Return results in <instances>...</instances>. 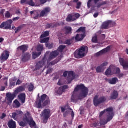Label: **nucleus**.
I'll list each match as a JSON object with an SVG mask.
<instances>
[{
	"mask_svg": "<svg viewBox=\"0 0 128 128\" xmlns=\"http://www.w3.org/2000/svg\"><path fill=\"white\" fill-rule=\"evenodd\" d=\"M80 17V14L78 13H73L69 14L66 18V21L68 22H75L76 20H78Z\"/></svg>",
	"mask_w": 128,
	"mask_h": 128,
	"instance_id": "6e6552de",
	"label": "nucleus"
},
{
	"mask_svg": "<svg viewBox=\"0 0 128 128\" xmlns=\"http://www.w3.org/2000/svg\"><path fill=\"white\" fill-rule=\"evenodd\" d=\"M72 44V39L67 40L66 41V44L68 46H70Z\"/></svg>",
	"mask_w": 128,
	"mask_h": 128,
	"instance_id": "49530a36",
	"label": "nucleus"
},
{
	"mask_svg": "<svg viewBox=\"0 0 128 128\" xmlns=\"http://www.w3.org/2000/svg\"><path fill=\"white\" fill-rule=\"evenodd\" d=\"M111 68H112L113 74H120V68H116L114 65H111Z\"/></svg>",
	"mask_w": 128,
	"mask_h": 128,
	"instance_id": "4be33fe9",
	"label": "nucleus"
},
{
	"mask_svg": "<svg viewBox=\"0 0 128 128\" xmlns=\"http://www.w3.org/2000/svg\"><path fill=\"white\" fill-rule=\"evenodd\" d=\"M6 114H4V113H3L2 114V116H1L0 117V120H4V118H6Z\"/></svg>",
	"mask_w": 128,
	"mask_h": 128,
	"instance_id": "69168bd1",
	"label": "nucleus"
},
{
	"mask_svg": "<svg viewBox=\"0 0 128 128\" xmlns=\"http://www.w3.org/2000/svg\"><path fill=\"white\" fill-rule=\"evenodd\" d=\"M76 78V75L74 74V73L72 71H70L68 73V78Z\"/></svg>",
	"mask_w": 128,
	"mask_h": 128,
	"instance_id": "72a5a7b5",
	"label": "nucleus"
},
{
	"mask_svg": "<svg viewBox=\"0 0 128 128\" xmlns=\"http://www.w3.org/2000/svg\"><path fill=\"white\" fill-rule=\"evenodd\" d=\"M114 108L112 107H110L101 112L100 114V126H106L114 118Z\"/></svg>",
	"mask_w": 128,
	"mask_h": 128,
	"instance_id": "f03ea898",
	"label": "nucleus"
},
{
	"mask_svg": "<svg viewBox=\"0 0 128 128\" xmlns=\"http://www.w3.org/2000/svg\"><path fill=\"white\" fill-rule=\"evenodd\" d=\"M68 6H74V2L73 1H71L68 4Z\"/></svg>",
	"mask_w": 128,
	"mask_h": 128,
	"instance_id": "0e129e2a",
	"label": "nucleus"
},
{
	"mask_svg": "<svg viewBox=\"0 0 128 128\" xmlns=\"http://www.w3.org/2000/svg\"><path fill=\"white\" fill-rule=\"evenodd\" d=\"M12 20H10L3 22L0 26V28L2 30H12Z\"/></svg>",
	"mask_w": 128,
	"mask_h": 128,
	"instance_id": "9d476101",
	"label": "nucleus"
},
{
	"mask_svg": "<svg viewBox=\"0 0 128 128\" xmlns=\"http://www.w3.org/2000/svg\"><path fill=\"white\" fill-rule=\"evenodd\" d=\"M16 14H18V16H20V14H21L20 10V9L17 10L16 12Z\"/></svg>",
	"mask_w": 128,
	"mask_h": 128,
	"instance_id": "338daca9",
	"label": "nucleus"
},
{
	"mask_svg": "<svg viewBox=\"0 0 128 128\" xmlns=\"http://www.w3.org/2000/svg\"><path fill=\"white\" fill-rule=\"evenodd\" d=\"M105 80L110 84H116V82H118V79L117 78H114L112 79L106 78Z\"/></svg>",
	"mask_w": 128,
	"mask_h": 128,
	"instance_id": "dca6fc26",
	"label": "nucleus"
},
{
	"mask_svg": "<svg viewBox=\"0 0 128 128\" xmlns=\"http://www.w3.org/2000/svg\"><path fill=\"white\" fill-rule=\"evenodd\" d=\"M30 53H24L22 56V62H26L30 60Z\"/></svg>",
	"mask_w": 128,
	"mask_h": 128,
	"instance_id": "f3484780",
	"label": "nucleus"
},
{
	"mask_svg": "<svg viewBox=\"0 0 128 128\" xmlns=\"http://www.w3.org/2000/svg\"><path fill=\"white\" fill-rule=\"evenodd\" d=\"M112 22V20H108L104 22L102 24V30H108V28L110 24Z\"/></svg>",
	"mask_w": 128,
	"mask_h": 128,
	"instance_id": "b1692460",
	"label": "nucleus"
},
{
	"mask_svg": "<svg viewBox=\"0 0 128 128\" xmlns=\"http://www.w3.org/2000/svg\"><path fill=\"white\" fill-rule=\"evenodd\" d=\"M66 48V46L64 45H60L58 48V50H57V52H64V48Z\"/></svg>",
	"mask_w": 128,
	"mask_h": 128,
	"instance_id": "c9c22d12",
	"label": "nucleus"
},
{
	"mask_svg": "<svg viewBox=\"0 0 128 128\" xmlns=\"http://www.w3.org/2000/svg\"><path fill=\"white\" fill-rule=\"evenodd\" d=\"M40 54H42V52H33L32 53L33 60H36V58H38V56H40Z\"/></svg>",
	"mask_w": 128,
	"mask_h": 128,
	"instance_id": "473e14b6",
	"label": "nucleus"
},
{
	"mask_svg": "<svg viewBox=\"0 0 128 128\" xmlns=\"http://www.w3.org/2000/svg\"><path fill=\"white\" fill-rule=\"evenodd\" d=\"M42 116L44 118L43 124H48V118H50V110L45 109L42 113Z\"/></svg>",
	"mask_w": 128,
	"mask_h": 128,
	"instance_id": "1a4fd4ad",
	"label": "nucleus"
},
{
	"mask_svg": "<svg viewBox=\"0 0 128 128\" xmlns=\"http://www.w3.org/2000/svg\"><path fill=\"white\" fill-rule=\"evenodd\" d=\"M91 126H91L92 127L94 126V128H98V126H100V123L98 122H95L92 124H91Z\"/></svg>",
	"mask_w": 128,
	"mask_h": 128,
	"instance_id": "603ef678",
	"label": "nucleus"
},
{
	"mask_svg": "<svg viewBox=\"0 0 128 128\" xmlns=\"http://www.w3.org/2000/svg\"><path fill=\"white\" fill-rule=\"evenodd\" d=\"M40 2V4H44L48 2V0H39Z\"/></svg>",
	"mask_w": 128,
	"mask_h": 128,
	"instance_id": "4d7b16f0",
	"label": "nucleus"
},
{
	"mask_svg": "<svg viewBox=\"0 0 128 128\" xmlns=\"http://www.w3.org/2000/svg\"><path fill=\"white\" fill-rule=\"evenodd\" d=\"M28 45L24 44L18 47L17 50H21L22 54H24L26 52L28 51Z\"/></svg>",
	"mask_w": 128,
	"mask_h": 128,
	"instance_id": "412c9836",
	"label": "nucleus"
},
{
	"mask_svg": "<svg viewBox=\"0 0 128 128\" xmlns=\"http://www.w3.org/2000/svg\"><path fill=\"white\" fill-rule=\"evenodd\" d=\"M84 38H86L85 34H78L75 38V40L76 42H82Z\"/></svg>",
	"mask_w": 128,
	"mask_h": 128,
	"instance_id": "5701e85b",
	"label": "nucleus"
},
{
	"mask_svg": "<svg viewBox=\"0 0 128 128\" xmlns=\"http://www.w3.org/2000/svg\"><path fill=\"white\" fill-rule=\"evenodd\" d=\"M28 124L30 128H34L36 126V122L32 118H31Z\"/></svg>",
	"mask_w": 128,
	"mask_h": 128,
	"instance_id": "7c9ffc66",
	"label": "nucleus"
},
{
	"mask_svg": "<svg viewBox=\"0 0 128 128\" xmlns=\"http://www.w3.org/2000/svg\"><path fill=\"white\" fill-rule=\"evenodd\" d=\"M26 2V4H28L30 6H34L36 4L34 2V0H21L20 4H24Z\"/></svg>",
	"mask_w": 128,
	"mask_h": 128,
	"instance_id": "a211bd4d",
	"label": "nucleus"
},
{
	"mask_svg": "<svg viewBox=\"0 0 128 128\" xmlns=\"http://www.w3.org/2000/svg\"><path fill=\"white\" fill-rule=\"evenodd\" d=\"M106 76H112V66H110L109 68L106 70L105 72Z\"/></svg>",
	"mask_w": 128,
	"mask_h": 128,
	"instance_id": "c756f323",
	"label": "nucleus"
},
{
	"mask_svg": "<svg viewBox=\"0 0 128 128\" xmlns=\"http://www.w3.org/2000/svg\"><path fill=\"white\" fill-rule=\"evenodd\" d=\"M5 16L6 18H10L12 16V14H10V12H6V13H5Z\"/></svg>",
	"mask_w": 128,
	"mask_h": 128,
	"instance_id": "3c124183",
	"label": "nucleus"
},
{
	"mask_svg": "<svg viewBox=\"0 0 128 128\" xmlns=\"http://www.w3.org/2000/svg\"><path fill=\"white\" fill-rule=\"evenodd\" d=\"M10 58V52L8 51H4V53L2 54V56L0 57V60L2 62H6V60H8V58Z\"/></svg>",
	"mask_w": 128,
	"mask_h": 128,
	"instance_id": "ddd939ff",
	"label": "nucleus"
},
{
	"mask_svg": "<svg viewBox=\"0 0 128 128\" xmlns=\"http://www.w3.org/2000/svg\"><path fill=\"white\" fill-rule=\"evenodd\" d=\"M24 90H26V88H24V86H20L16 88L14 93L16 94V96H18L20 92H24Z\"/></svg>",
	"mask_w": 128,
	"mask_h": 128,
	"instance_id": "393cba45",
	"label": "nucleus"
},
{
	"mask_svg": "<svg viewBox=\"0 0 128 128\" xmlns=\"http://www.w3.org/2000/svg\"><path fill=\"white\" fill-rule=\"evenodd\" d=\"M18 100L21 102L22 104L26 103V93H22L18 96Z\"/></svg>",
	"mask_w": 128,
	"mask_h": 128,
	"instance_id": "6ab92c4d",
	"label": "nucleus"
},
{
	"mask_svg": "<svg viewBox=\"0 0 128 128\" xmlns=\"http://www.w3.org/2000/svg\"><path fill=\"white\" fill-rule=\"evenodd\" d=\"M106 2H102L99 3L97 4L96 8H100V6H106Z\"/></svg>",
	"mask_w": 128,
	"mask_h": 128,
	"instance_id": "c03bdc74",
	"label": "nucleus"
},
{
	"mask_svg": "<svg viewBox=\"0 0 128 128\" xmlns=\"http://www.w3.org/2000/svg\"><path fill=\"white\" fill-rule=\"evenodd\" d=\"M108 62H104L102 64L100 65V66L104 68V66H108Z\"/></svg>",
	"mask_w": 128,
	"mask_h": 128,
	"instance_id": "052dcab7",
	"label": "nucleus"
},
{
	"mask_svg": "<svg viewBox=\"0 0 128 128\" xmlns=\"http://www.w3.org/2000/svg\"><path fill=\"white\" fill-rule=\"evenodd\" d=\"M68 86H64L62 87H60L58 88V90H57L56 93L62 96V94H64V92H66V90H68Z\"/></svg>",
	"mask_w": 128,
	"mask_h": 128,
	"instance_id": "aec40b11",
	"label": "nucleus"
},
{
	"mask_svg": "<svg viewBox=\"0 0 128 128\" xmlns=\"http://www.w3.org/2000/svg\"><path fill=\"white\" fill-rule=\"evenodd\" d=\"M28 88V92H34V84H32V83L29 84Z\"/></svg>",
	"mask_w": 128,
	"mask_h": 128,
	"instance_id": "f704fd0d",
	"label": "nucleus"
},
{
	"mask_svg": "<svg viewBox=\"0 0 128 128\" xmlns=\"http://www.w3.org/2000/svg\"><path fill=\"white\" fill-rule=\"evenodd\" d=\"M8 125L10 128H16V123L12 120H10L8 122Z\"/></svg>",
	"mask_w": 128,
	"mask_h": 128,
	"instance_id": "bb28decb",
	"label": "nucleus"
},
{
	"mask_svg": "<svg viewBox=\"0 0 128 128\" xmlns=\"http://www.w3.org/2000/svg\"><path fill=\"white\" fill-rule=\"evenodd\" d=\"M79 98L80 96L78 97V96H76V92H74L71 98V102H78V100H80Z\"/></svg>",
	"mask_w": 128,
	"mask_h": 128,
	"instance_id": "a878e982",
	"label": "nucleus"
},
{
	"mask_svg": "<svg viewBox=\"0 0 128 128\" xmlns=\"http://www.w3.org/2000/svg\"><path fill=\"white\" fill-rule=\"evenodd\" d=\"M110 48H111L110 46H108L106 48L96 53V56H102V54H106V52H108L110 50Z\"/></svg>",
	"mask_w": 128,
	"mask_h": 128,
	"instance_id": "2eb2a0df",
	"label": "nucleus"
},
{
	"mask_svg": "<svg viewBox=\"0 0 128 128\" xmlns=\"http://www.w3.org/2000/svg\"><path fill=\"white\" fill-rule=\"evenodd\" d=\"M60 26V24L56 23V24H48L46 26V28H56V26Z\"/></svg>",
	"mask_w": 128,
	"mask_h": 128,
	"instance_id": "2f4dec72",
	"label": "nucleus"
},
{
	"mask_svg": "<svg viewBox=\"0 0 128 128\" xmlns=\"http://www.w3.org/2000/svg\"><path fill=\"white\" fill-rule=\"evenodd\" d=\"M52 68L48 69V70H47L46 72V74H52Z\"/></svg>",
	"mask_w": 128,
	"mask_h": 128,
	"instance_id": "bf43d9fd",
	"label": "nucleus"
},
{
	"mask_svg": "<svg viewBox=\"0 0 128 128\" xmlns=\"http://www.w3.org/2000/svg\"><path fill=\"white\" fill-rule=\"evenodd\" d=\"M102 70H104V68L102 67L101 66L97 67L96 69V72H98V74H100L102 72Z\"/></svg>",
	"mask_w": 128,
	"mask_h": 128,
	"instance_id": "37998d69",
	"label": "nucleus"
},
{
	"mask_svg": "<svg viewBox=\"0 0 128 128\" xmlns=\"http://www.w3.org/2000/svg\"><path fill=\"white\" fill-rule=\"evenodd\" d=\"M16 114L20 116V114H23L24 112L20 110H16Z\"/></svg>",
	"mask_w": 128,
	"mask_h": 128,
	"instance_id": "13d9d810",
	"label": "nucleus"
},
{
	"mask_svg": "<svg viewBox=\"0 0 128 128\" xmlns=\"http://www.w3.org/2000/svg\"><path fill=\"white\" fill-rule=\"evenodd\" d=\"M88 46H82L79 50H76L74 55L76 58H82L86 56V50H88Z\"/></svg>",
	"mask_w": 128,
	"mask_h": 128,
	"instance_id": "423d86ee",
	"label": "nucleus"
},
{
	"mask_svg": "<svg viewBox=\"0 0 128 128\" xmlns=\"http://www.w3.org/2000/svg\"><path fill=\"white\" fill-rule=\"evenodd\" d=\"M74 80V78H68V83L72 84V82Z\"/></svg>",
	"mask_w": 128,
	"mask_h": 128,
	"instance_id": "680f3d73",
	"label": "nucleus"
},
{
	"mask_svg": "<svg viewBox=\"0 0 128 128\" xmlns=\"http://www.w3.org/2000/svg\"><path fill=\"white\" fill-rule=\"evenodd\" d=\"M65 34H72V27L66 26L64 28Z\"/></svg>",
	"mask_w": 128,
	"mask_h": 128,
	"instance_id": "cd10ccee",
	"label": "nucleus"
},
{
	"mask_svg": "<svg viewBox=\"0 0 128 128\" xmlns=\"http://www.w3.org/2000/svg\"><path fill=\"white\" fill-rule=\"evenodd\" d=\"M50 36V32L46 31L41 35L40 38H46L47 36Z\"/></svg>",
	"mask_w": 128,
	"mask_h": 128,
	"instance_id": "58836bf2",
	"label": "nucleus"
},
{
	"mask_svg": "<svg viewBox=\"0 0 128 128\" xmlns=\"http://www.w3.org/2000/svg\"><path fill=\"white\" fill-rule=\"evenodd\" d=\"M37 50L38 52H42V50H44V45L39 44L37 47Z\"/></svg>",
	"mask_w": 128,
	"mask_h": 128,
	"instance_id": "a19ab883",
	"label": "nucleus"
},
{
	"mask_svg": "<svg viewBox=\"0 0 128 128\" xmlns=\"http://www.w3.org/2000/svg\"><path fill=\"white\" fill-rule=\"evenodd\" d=\"M82 32L84 34H86V28L84 27H81L76 32Z\"/></svg>",
	"mask_w": 128,
	"mask_h": 128,
	"instance_id": "ea45409f",
	"label": "nucleus"
},
{
	"mask_svg": "<svg viewBox=\"0 0 128 128\" xmlns=\"http://www.w3.org/2000/svg\"><path fill=\"white\" fill-rule=\"evenodd\" d=\"M46 48H48V50H52L54 48V44H46Z\"/></svg>",
	"mask_w": 128,
	"mask_h": 128,
	"instance_id": "a18cd8bd",
	"label": "nucleus"
},
{
	"mask_svg": "<svg viewBox=\"0 0 128 128\" xmlns=\"http://www.w3.org/2000/svg\"><path fill=\"white\" fill-rule=\"evenodd\" d=\"M52 9L50 7L45 8L40 12V10H36L30 12V14L34 20H38V18H44L48 16L50 12Z\"/></svg>",
	"mask_w": 128,
	"mask_h": 128,
	"instance_id": "7ed1b4c3",
	"label": "nucleus"
},
{
	"mask_svg": "<svg viewBox=\"0 0 128 128\" xmlns=\"http://www.w3.org/2000/svg\"><path fill=\"white\" fill-rule=\"evenodd\" d=\"M50 52H47L42 60L36 64L35 70H40V68H42L46 64V63L48 66H55V64H56L60 62V59L56 58L54 61L50 62L52 60H54V58H57L58 54H60V52H58V51H53L51 52L50 54ZM48 54H50V56L48 59Z\"/></svg>",
	"mask_w": 128,
	"mask_h": 128,
	"instance_id": "f257e3e1",
	"label": "nucleus"
},
{
	"mask_svg": "<svg viewBox=\"0 0 128 128\" xmlns=\"http://www.w3.org/2000/svg\"><path fill=\"white\" fill-rule=\"evenodd\" d=\"M98 2H100V0H88L87 3L88 8H96V4Z\"/></svg>",
	"mask_w": 128,
	"mask_h": 128,
	"instance_id": "f8f14e48",
	"label": "nucleus"
},
{
	"mask_svg": "<svg viewBox=\"0 0 128 128\" xmlns=\"http://www.w3.org/2000/svg\"><path fill=\"white\" fill-rule=\"evenodd\" d=\"M48 42H50V38H46L40 40V44H48Z\"/></svg>",
	"mask_w": 128,
	"mask_h": 128,
	"instance_id": "e433bc0d",
	"label": "nucleus"
},
{
	"mask_svg": "<svg viewBox=\"0 0 128 128\" xmlns=\"http://www.w3.org/2000/svg\"><path fill=\"white\" fill-rule=\"evenodd\" d=\"M16 80L13 79L10 82V88H14L16 86Z\"/></svg>",
	"mask_w": 128,
	"mask_h": 128,
	"instance_id": "79ce46f5",
	"label": "nucleus"
},
{
	"mask_svg": "<svg viewBox=\"0 0 128 128\" xmlns=\"http://www.w3.org/2000/svg\"><path fill=\"white\" fill-rule=\"evenodd\" d=\"M50 104V97L46 94H42L40 99L36 102V108H42V106H46Z\"/></svg>",
	"mask_w": 128,
	"mask_h": 128,
	"instance_id": "20e7f679",
	"label": "nucleus"
},
{
	"mask_svg": "<svg viewBox=\"0 0 128 128\" xmlns=\"http://www.w3.org/2000/svg\"><path fill=\"white\" fill-rule=\"evenodd\" d=\"M4 80H6L4 83V86H8V78H4Z\"/></svg>",
	"mask_w": 128,
	"mask_h": 128,
	"instance_id": "6e6d98bb",
	"label": "nucleus"
},
{
	"mask_svg": "<svg viewBox=\"0 0 128 128\" xmlns=\"http://www.w3.org/2000/svg\"><path fill=\"white\" fill-rule=\"evenodd\" d=\"M106 102V97L104 96H102L98 98V96H96L94 99V104L95 106L97 107L102 104H104Z\"/></svg>",
	"mask_w": 128,
	"mask_h": 128,
	"instance_id": "0eeeda50",
	"label": "nucleus"
},
{
	"mask_svg": "<svg viewBox=\"0 0 128 128\" xmlns=\"http://www.w3.org/2000/svg\"><path fill=\"white\" fill-rule=\"evenodd\" d=\"M92 42L98 44V36H94L92 38Z\"/></svg>",
	"mask_w": 128,
	"mask_h": 128,
	"instance_id": "de8ad7c7",
	"label": "nucleus"
},
{
	"mask_svg": "<svg viewBox=\"0 0 128 128\" xmlns=\"http://www.w3.org/2000/svg\"><path fill=\"white\" fill-rule=\"evenodd\" d=\"M26 26V24H24L19 26L18 28H16L14 29L15 34H18V32H20L22 30V28H24Z\"/></svg>",
	"mask_w": 128,
	"mask_h": 128,
	"instance_id": "c85d7f7f",
	"label": "nucleus"
},
{
	"mask_svg": "<svg viewBox=\"0 0 128 128\" xmlns=\"http://www.w3.org/2000/svg\"><path fill=\"white\" fill-rule=\"evenodd\" d=\"M78 90H81L79 100H82L84 98H86L88 94V88L85 87L84 84H80V85H77L76 87L74 88V92H78Z\"/></svg>",
	"mask_w": 128,
	"mask_h": 128,
	"instance_id": "39448f33",
	"label": "nucleus"
},
{
	"mask_svg": "<svg viewBox=\"0 0 128 128\" xmlns=\"http://www.w3.org/2000/svg\"><path fill=\"white\" fill-rule=\"evenodd\" d=\"M6 100L8 102V104H12V100H14L15 98L16 97V94L14 93H7L6 94Z\"/></svg>",
	"mask_w": 128,
	"mask_h": 128,
	"instance_id": "9b49d317",
	"label": "nucleus"
},
{
	"mask_svg": "<svg viewBox=\"0 0 128 128\" xmlns=\"http://www.w3.org/2000/svg\"><path fill=\"white\" fill-rule=\"evenodd\" d=\"M118 92L116 90H114L111 93L110 96L109 98V100H118Z\"/></svg>",
	"mask_w": 128,
	"mask_h": 128,
	"instance_id": "4468645a",
	"label": "nucleus"
},
{
	"mask_svg": "<svg viewBox=\"0 0 128 128\" xmlns=\"http://www.w3.org/2000/svg\"><path fill=\"white\" fill-rule=\"evenodd\" d=\"M82 8V2H78L76 4V8L80 10Z\"/></svg>",
	"mask_w": 128,
	"mask_h": 128,
	"instance_id": "5fc2aeb1",
	"label": "nucleus"
},
{
	"mask_svg": "<svg viewBox=\"0 0 128 128\" xmlns=\"http://www.w3.org/2000/svg\"><path fill=\"white\" fill-rule=\"evenodd\" d=\"M63 116H64V118H66V116H68V112L66 111V112H64V113Z\"/></svg>",
	"mask_w": 128,
	"mask_h": 128,
	"instance_id": "e2e57ef3",
	"label": "nucleus"
},
{
	"mask_svg": "<svg viewBox=\"0 0 128 128\" xmlns=\"http://www.w3.org/2000/svg\"><path fill=\"white\" fill-rule=\"evenodd\" d=\"M27 124H26V122H24L22 121L20 122V126H22L23 128H25V126H26Z\"/></svg>",
	"mask_w": 128,
	"mask_h": 128,
	"instance_id": "09e8293b",
	"label": "nucleus"
},
{
	"mask_svg": "<svg viewBox=\"0 0 128 128\" xmlns=\"http://www.w3.org/2000/svg\"><path fill=\"white\" fill-rule=\"evenodd\" d=\"M24 118H23V120H24V122H30V119L28 118V116H26V115H24Z\"/></svg>",
	"mask_w": 128,
	"mask_h": 128,
	"instance_id": "864d4df0",
	"label": "nucleus"
},
{
	"mask_svg": "<svg viewBox=\"0 0 128 128\" xmlns=\"http://www.w3.org/2000/svg\"><path fill=\"white\" fill-rule=\"evenodd\" d=\"M12 118H14V120H16V121L18 120V118H20V116H19L16 112L12 113Z\"/></svg>",
	"mask_w": 128,
	"mask_h": 128,
	"instance_id": "4c0bfd02",
	"label": "nucleus"
},
{
	"mask_svg": "<svg viewBox=\"0 0 128 128\" xmlns=\"http://www.w3.org/2000/svg\"><path fill=\"white\" fill-rule=\"evenodd\" d=\"M16 106V108H18L20 106V102L18 100H15L14 102Z\"/></svg>",
	"mask_w": 128,
	"mask_h": 128,
	"instance_id": "8fccbe9b",
	"label": "nucleus"
},
{
	"mask_svg": "<svg viewBox=\"0 0 128 128\" xmlns=\"http://www.w3.org/2000/svg\"><path fill=\"white\" fill-rule=\"evenodd\" d=\"M22 82L20 81V80H17L16 83V86H20V84H22Z\"/></svg>",
	"mask_w": 128,
	"mask_h": 128,
	"instance_id": "774afa93",
	"label": "nucleus"
}]
</instances>
